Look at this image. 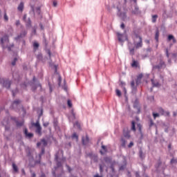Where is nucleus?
<instances>
[{
	"mask_svg": "<svg viewBox=\"0 0 177 177\" xmlns=\"http://www.w3.org/2000/svg\"><path fill=\"white\" fill-rule=\"evenodd\" d=\"M35 12H36L37 15H41V7L36 8Z\"/></svg>",
	"mask_w": 177,
	"mask_h": 177,
	"instance_id": "ea45409f",
	"label": "nucleus"
},
{
	"mask_svg": "<svg viewBox=\"0 0 177 177\" xmlns=\"http://www.w3.org/2000/svg\"><path fill=\"white\" fill-rule=\"evenodd\" d=\"M4 20L5 21H9V17H8V15L6 14V10L4 11Z\"/></svg>",
	"mask_w": 177,
	"mask_h": 177,
	"instance_id": "58836bf2",
	"label": "nucleus"
},
{
	"mask_svg": "<svg viewBox=\"0 0 177 177\" xmlns=\"http://www.w3.org/2000/svg\"><path fill=\"white\" fill-rule=\"evenodd\" d=\"M167 67V64H165V62L162 59H160V62L158 65H155L153 66V68L157 69V70H161V68H165Z\"/></svg>",
	"mask_w": 177,
	"mask_h": 177,
	"instance_id": "39448f33",
	"label": "nucleus"
},
{
	"mask_svg": "<svg viewBox=\"0 0 177 177\" xmlns=\"http://www.w3.org/2000/svg\"><path fill=\"white\" fill-rule=\"evenodd\" d=\"M74 125H76L77 127H78L80 128V122H78L77 121L75 122Z\"/></svg>",
	"mask_w": 177,
	"mask_h": 177,
	"instance_id": "0e129e2a",
	"label": "nucleus"
},
{
	"mask_svg": "<svg viewBox=\"0 0 177 177\" xmlns=\"http://www.w3.org/2000/svg\"><path fill=\"white\" fill-rule=\"evenodd\" d=\"M131 13L133 15H135L136 16L142 14V11H140V10L139 9V6H138V4H135L134 9L131 10Z\"/></svg>",
	"mask_w": 177,
	"mask_h": 177,
	"instance_id": "1a4fd4ad",
	"label": "nucleus"
},
{
	"mask_svg": "<svg viewBox=\"0 0 177 177\" xmlns=\"http://www.w3.org/2000/svg\"><path fill=\"white\" fill-rule=\"evenodd\" d=\"M72 138L73 139H76V140H78V135H77V133H74L73 135H72Z\"/></svg>",
	"mask_w": 177,
	"mask_h": 177,
	"instance_id": "c03bdc74",
	"label": "nucleus"
},
{
	"mask_svg": "<svg viewBox=\"0 0 177 177\" xmlns=\"http://www.w3.org/2000/svg\"><path fill=\"white\" fill-rule=\"evenodd\" d=\"M159 37H160V32L158 31V30H156L155 33V39L157 43H158Z\"/></svg>",
	"mask_w": 177,
	"mask_h": 177,
	"instance_id": "c85d7f7f",
	"label": "nucleus"
},
{
	"mask_svg": "<svg viewBox=\"0 0 177 177\" xmlns=\"http://www.w3.org/2000/svg\"><path fill=\"white\" fill-rule=\"evenodd\" d=\"M172 57H174L175 59H176V57H177V53H173L172 54Z\"/></svg>",
	"mask_w": 177,
	"mask_h": 177,
	"instance_id": "338daca9",
	"label": "nucleus"
},
{
	"mask_svg": "<svg viewBox=\"0 0 177 177\" xmlns=\"http://www.w3.org/2000/svg\"><path fill=\"white\" fill-rule=\"evenodd\" d=\"M11 85H12V81L9 80H5L3 79V86H4V88H7V89H10Z\"/></svg>",
	"mask_w": 177,
	"mask_h": 177,
	"instance_id": "9d476101",
	"label": "nucleus"
},
{
	"mask_svg": "<svg viewBox=\"0 0 177 177\" xmlns=\"http://www.w3.org/2000/svg\"><path fill=\"white\" fill-rule=\"evenodd\" d=\"M131 66L132 67H138V62L133 61Z\"/></svg>",
	"mask_w": 177,
	"mask_h": 177,
	"instance_id": "8fccbe9b",
	"label": "nucleus"
},
{
	"mask_svg": "<svg viewBox=\"0 0 177 177\" xmlns=\"http://www.w3.org/2000/svg\"><path fill=\"white\" fill-rule=\"evenodd\" d=\"M32 127H35L36 128H39L41 127V124H39V122H37L36 123L32 122Z\"/></svg>",
	"mask_w": 177,
	"mask_h": 177,
	"instance_id": "f704fd0d",
	"label": "nucleus"
},
{
	"mask_svg": "<svg viewBox=\"0 0 177 177\" xmlns=\"http://www.w3.org/2000/svg\"><path fill=\"white\" fill-rule=\"evenodd\" d=\"M142 78H143V74L140 73L138 75L137 78L136 79V84L135 80H131V92L132 93H136L138 92V86L142 82Z\"/></svg>",
	"mask_w": 177,
	"mask_h": 177,
	"instance_id": "f257e3e1",
	"label": "nucleus"
},
{
	"mask_svg": "<svg viewBox=\"0 0 177 177\" xmlns=\"http://www.w3.org/2000/svg\"><path fill=\"white\" fill-rule=\"evenodd\" d=\"M43 154H45V148L44 147L41 148V153H39V160H36L35 161V164H41V158Z\"/></svg>",
	"mask_w": 177,
	"mask_h": 177,
	"instance_id": "f8f14e48",
	"label": "nucleus"
},
{
	"mask_svg": "<svg viewBox=\"0 0 177 177\" xmlns=\"http://www.w3.org/2000/svg\"><path fill=\"white\" fill-rule=\"evenodd\" d=\"M158 18V15H152V23H156V21H157Z\"/></svg>",
	"mask_w": 177,
	"mask_h": 177,
	"instance_id": "473e14b6",
	"label": "nucleus"
},
{
	"mask_svg": "<svg viewBox=\"0 0 177 177\" xmlns=\"http://www.w3.org/2000/svg\"><path fill=\"white\" fill-rule=\"evenodd\" d=\"M52 174L53 177H62V174H56V171H53Z\"/></svg>",
	"mask_w": 177,
	"mask_h": 177,
	"instance_id": "4c0bfd02",
	"label": "nucleus"
},
{
	"mask_svg": "<svg viewBox=\"0 0 177 177\" xmlns=\"http://www.w3.org/2000/svg\"><path fill=\"white\" fill-rule=\"evenodd\" d=\"M47 53H48L49 57H50V56H52V53H50V49L47 50Z\"/></svg>",
	"mask_w": 177,
	"mask_h": 177,
	"instance_id": "bf43d9fd",
	"label": "nucleus"
},
{
	"mask_svg": "<svg viewBox=\"0 0 177 177\" xmlns=\"http://www.w3.org/2000/svg\"><path fill=\"white\" fill-rule=\"evenodd\" d=\"M135 175H136V177H140V174H139L138 171H136Z\"/></svg>",
	"mask_w": 177,
	"mask_h": 177,
	"instance_id": "69168bd1",
	"label": "nucleus"
},
{
	"mask_svg": "<svg viewBox=\"0 0 177 177\" xmlns=\"http://www.w3.org/2000/svg\"><path fill=\"white\" fill-rule=\"evenodd\" d=\"M26 35H27V30H24L23 31L21 32V33L19 35H17V37H16L15 38V41H19V39H20V38H24V37H26Z\"/></svg>",
	"mask_w": 177,
	"mask_h": 177,
	"instance_id": "ddd939ff",
	"label": "nucleus"
},
{
	"mask_svg": "<svg viewBox=\"0 0 177 177\" xmlns=\"http://www.w3.org/2000/svg\"><path fill=\"white\" fill-rule=\"evenodd\" d=\"M39 48V44H38L37 42H34L33 43L34 52H37V50H38Z\"/></svg>",
	"mask_w": 177,
	"mask_h": 177,
	"instance_id": "cd10ccee",
	"label": "nucleus"
},
{
	"mask_svg": "<svg viewBox=\"0 0 177 177\" xmlns=\"http://www.w3.org/2000/svg\"><path fill=\"white\" fill-rule=\"evenodd\" d=\"M177 163V158H172L170 161V164H176Z\"/></svg>",
	"mask_w": 177,
	"mask_h": 177,
	"instance_id": "a18cd8bd",
	"label": "nucleus"
},
{
	"mask_svg": "<svg viewBox=\"0 0 177 177\" xmlns=\"http://www.w3.org/2000/svg\"><path fill=\"white\" fill-rule=\"evenodd\" d=\"M2 125L5 127L6 131H9L10 129V127H9V118H5L1 122Z\"/></svg>",
	"mask_w": 177,
	"mask_h": 177,
	"instance_id": "0eeeda50",
	"label": "nucleus"
},
{
	"mask_svg": "<svg viewBox=\"0 0 177 177\" xmlns=\"http://www.w3.org/2000/svg\"><path fill=\"white\" fill-rule=\"evenodd\" d=\"M136 122H135V121L131 122V131H133L134 132H136Z\"/></svg>",
	"mask_w": 177,
	"mask_h": 177,
	"instance_id": "7c9ffc66",
	"label": "nucleus"
},
{
	"mask_svg": "<svg viewBox=\"0 0 177 177\" xmlns=\"http://www.w3.org/2000/svg\"><path fill=\"white\" fill-rule=\"evenodd\" d=\"M153 116L154 120H156V117H160V113H153Z\"/></svg>",
	"mask_w": 177,
	"mask_h": 177,
	"instance_id": "603ef678",
	"label": "nucleus"
},
{
	"mask_svg": "<svg viewBox=\"0 0 177 177\" xmlns=\"http://www.w3.org/2000/svg\"><path fill=\"white\" fill-rule=\"evenodd\" d=\"M20 103H21V100H14L10 106V109L11 110H15V111H17V110H19V106H20Z\"/></svg>",
	"mask_w": 177,
	"mask_h": 177,
	"instance_id": "7ed1b4c3",
	"label": "nucleus"
},
{
	"mask_svg": "<svg viewBox=\"0 0 177 177\" xmlns=\"http://www.w3.org/2000/svg\"><path fill=\"white\" fill-rule=\"evenodd\" d=\"M58 124H59V122H57V120H54L53 126H54L55 128H56L57 127Z\"/></svg>",
	"mask_w": 177,
	"mask_h": 177,
	"instance_id": "09e8293b",
	"label": "nucleus"
},
{
	"mask_svg": "<svg viewBox=\"0 0 177 177\" xmlns=\"http://www.w3.org/2000/svg\"><path fill=\"white\" fill-rule=\"evenodd\" d=\"M17 10L19 12H21V13H22L23 10H24V3L23 1H21L18 7H17Z\"/></svg>",
	"mask_w": 177,
	"mask_h": 177,
	"instance_id": "412c9836",
	"label": "nucleus"
},
{
	"mask_svg": "<svg viewBox=\"0 0 177 177\" xmlns=\"http://www.w3.org/2000/svg\"><path fill=\"white\" fill-rule=\"evenodd\" d=\"M104 160L105 161V162H111V158H110V157H105L104 158Z\"/></svg>",
	"mask_w": 177,
	"mask_h": 177,
	"instance_id": "79ce46f5",
	"label": "nucleus"
},
{
	"mask_svg": "<svg viewBox=\"0 0 177 177\" xmlns=\"http://www.w3.org/2000/svg\"><path fill=\"white\" fill-rule=\"evenodd\" d=\"M82 142L84 146H86V145H88V143H89V137H88V136H86V138L82 137Z\"/></svg>",
	"mask_w": 177,
	"mask_h": 177,
	"instance_id": "aec40b11",
	"label": "nucleus"
},
{
	"mask_svg": "<svg viewBox=\"0 0 177 177\" xmlns=\"http://www.w3.org/2000/svg\"><path fill=\"white\" fill-rule=\"evenodd\" d=\"M158 111L159 113V114H160L161 115H165L166 117H169V111H165L164 110V109L159 107L158 109Z\"/></svg>",
	"mask_w": 177,
	"mask_h": 177,
	"instance_id": "4468645a",
	"label": "nucleus"
},
{
	"mask_svg": "<svg viewBox=\"0 0 177 177\" xmlns=\"http://www.w3.org/2000/svg\"><path fill=\"white\" fill-rule=\"evenodd\" d=\"M35 133H37V135H39V136H42V127H41V126L36 128Z\"/></svg>",
	"mask_w": 177,
	"mask_h": 177,
	"instance_id": "b1692460",
	"label": "nucleus"
},
{
	"mask_svg": "<svg viewBox=\"0 0 177 177\" xmlns=\"http://www.w3.org/2000/svg\"><path fill=\"white\" fill-rule=\"evenodd\" d=\"M31 86L33 92L37 91V88H38V86L40 88V89H42V85L39 83L38 84H32Z\"/></svg>",
	"mask_w": 177,
	"mask_h": 177,
	"instance_id": "4be33fe9",
	"label": "nucleus"
},
{
	"mask_svg": "<svg viewBox=\"0 0 177 177\" xmlns=\"http://www.w3.org/2000/svg\"><path fill=\"white\" fill-rule=\"evenodd\" d=\"M171 40L173 44H176V39H175V37H174V35H169L167 37V41H169Z\"/></svg>",
	"mask_w": 177,
	"mask_h": 177,
	"instance_id": "5701e85b",
	"label": "nucleus"
},
{
	"mask_svg": "<svg viewBox=\"0 0 177 177\" xmlns=\"http://www.w3.org/2000/svg\"><path fill=\"white\" fill-rule=\"evenodd\" d=\"M120 28H122V30H125V24H124V22L121 24Z\"/></svg>",
	"mask_w": 177,
	"mask_h": 177,
	"instance_id": "6e6d98bb",
	"label": "nucleus"
},
{
	"mask_svg": "<svg viewBox=\"0 0 177 177\" xmlns=\"http://www.w3.org/2000/svg\"><path fill=\"white\" fill-rule=\"evenodd\" d=\"M153 125H154V122H153V119H150L149 120V128H151V127Z\"/></svg>",
	"mask_w": 177,
	"mask_h": 177,
	"instance_id": "49530a36",
	"label": "nucleus"
},
{
	"mask_svg": "<svg viewBox=\"0 0 177 177\" xmlns=\"http://www.w3.org/2000/svg\"><path fill=\"white\" fill-rule=\"evenodd\" d=\"M165 53H166L167 57L169 58V53L168 51V48L165 49Z\"/></svg>",
	"mask_w": 177,
	"mask_h": 177,
	"instance_id": "5fc2aeb1",
	"label": "nucleus"
},
{
	"mask_svg": "<svg viewBox=\"0 0 177 177\" xmlns=\"http://www.w3.org/2000/svg\"><path fill=\"white\" fill-rule=\"evenodd\" d=\"M67 103H68V107L70 108L73 107V103L71 102V100H68Z\"/></svg>",
	"mask_w": 177,
	"mask_h": 177,
	"instance_id": "de8ad7c7",
	"label": "nucleus"
},
{
	"mask_svg": "<svg viewBox=\"0 0 177 177\" xmlns=\"http://www.w3.org/2000/svg\"><path fill=\"white\" fill-rule=\"evenodd\" d=\"M117 9L118 10V15L119 17H122L123 20H125L127 19V12H121V9L118 7H117Z\"/></svg>",
	"mask_w": 177,
	"mask_h": 177,
	"instance_id": "2eb2a0df",
	"label": "nucleus"
},
{
	"mask_svg": "<svg viewBox=\"0 0 177 177\" xmlns=\"http://www.w3.org/2000/svg\"><path fill=\"white\" fill-rule=\"evenodd\" d=\"M1 44L2 45V47L3 49H5L6 47H5V44H9V37L8 35H5L1 39Z\"/></svg>",
	"mask_w": 177,
	"mask_h": 177,
	"instance_id": "423d86ee",
	"label": "nucleus"
},
{
	"mask_svg": "<svg viewBox=\"0 0 177 177\" xmlns=\"http://www.w3.org/2000/svg\"><path fill=\"white\" fill-rule=\"evenodd\" d=\"M93 177H103V176H100L99 174H97L94 175Z\"/></svg>",
	"mask_w": 177,
	"mask_h": 177,
	"instance_id": "774afa93",
	"label": "nucleus"
},
{
	"mask_svg": "<svg viewBox=\"0 0 177 177\" xmlns=\"http://www.w3.org/2000/svg\"><path fill=\"white\" fill-rule=\"evenodd\" d=\"M124 138H127V139H129L131 138V134L129 133V131H126L124 133Z\"/></svg>",
	"mask_w": 177,
	"mask_h": 177,
	"instance_id": "72a5a7b5",
	"label": "nucleus"
},
{
	"mask_svg": "<svg viewBox=\"0 0 177 177\" xmlns=\"http://www.w3.org/2000/svg\"><path fill=\"white\" fill-rule=\"evenodd\" d=\"M12 174H19V167H17L16 163L12 162Z\"/></svg>",
	"mask_w": 177,
	"mask_h": 177,
	"instance_id": "a211bd4d",
	"label": "nucleus"
},
{
	"mask_svg": "<svg viewBox=\"0 0 177 177\" xmlns=\"http://www.w3.org/2000/svg\"><path fill=\"white\" fill-rule=\"evenodd\" d=\"M128 46L130 55H135V47H133L132 43H129Z\"/></svg>",
	"mask_w": 177,
	"mask_h": 177,
	"instance_id": "dca6fc26",
	"label": "nucleus"
},
{
	"mask_svg": "<svg viewBox=\"0 0 177 177\" xmlns=\"http://www.w3.org/2000/svg\"><path fill=\"white\" fill-rule=\"evenodd\" d=\"M117 35L119 42H124V40L122 39L124 38V35L118 33Z\"/></svg>",
	"mask_w": 177,
	"mask_h": 177,
	"instance_id": "bb28decb",
	"label": "nucleus"
},
{
	"mask_svg": "<svg viewBox=\"0 0 177 177\" xmlns=\"http://www.w3.org/2000/svg\"><path fill=\"white\" fill-rule=\"evenodd\" d=\"M11 92L12 93V97H15L19 92V88H16L15 90H11Z\"/></svg>",
	"mask_w": 177,
	"mask_h": 177,
	"instance_id": "c756f323",
	"label": "nucleus"
},
{
	"mask_svg": "<svg viewBox=\"0 0 177 177\" xmlns=\"http://www.w3.org/2000/svg\"><path fill=\"white\" fill-rule=\"evenodd\" d=\"M15 26H20V20H17L16 21Z\"/></svg>",
	"mask_w": 177,
	"mask_h": 177,
	"instance_id": "052dcab7",
	"label": "nucleus"
},
{
	"mask_svg": "<svg viewBox=\"0 0 177 177\" xmlns=\"http://www.w3.org/2000/svg\"><path fill=\"white\" fill-rule=\"evenodd\" d=\"M102 149L104 151H100V154H102V156H103V154H104V153H107V147H106L105 145H102Z\"/></svg>",
	"mask_w": 177,
	"mask_h": 177,
	"instance_id": "a878e982",
	"label": "nucleus"
},
{
	"mask_svg": "<svg viewBox=\"0 0 177 177\" xmlns=\"http://www.w3.org/2000/svg\"><path fill=\"white\" fill-rule=\"evenodd\" d=\"M132 146H133V142H131L129 145H128V147L131 148L132 147Z\"/></svg>",
	"mask_w": 177,
	"mask_h": 177,
	"instance_id": "e2e57ef3",
	"label": "nucleus"
},
{
	"mask_svg": "<svg viewBox=\"0 0 177 177\" xmlns=\"http://www.w3.org/2000/svg\"><path fill=\"white\" fill-rule=\"evenodd\" d=\"M135 37L138 39V42L133 41V45L136 49H139L142 48V46H143V41L142 39V37H140V35H139L138 34H136Z\"/></svg>",
	"mask_w": 177,
	"mask_h": 177,
	"instance_id": "f03ea898",
	"label": "nucleus"
},
{
	"mask_svg": "<svg viewBox=\"0 0 177 177\" xmlns=\"http://www.w3.org/2000/svg\"><path fill=\"white\" fill-rule=\"evenodd\" d=\"M125 169V167L124 165H122L119 167V171H124Z\"/></svg>",
	"mask_w": 177,
	"mask_h": 177,
	"instance_id": "13d9d810",
	"label": "nucleus"
},
{
	"mask_svg": "<svg viewBox=\"0 0 177 177\" xmlns=\"http://www.w3.org/2000/svg\"><path fill=\"white\" fill-rule=\"evenodd\" d=\"M41 142L43 143L44 146H48V142L46 140H45V138L41 139Z\"/></svg>",
	"mask_w": 177,
	"mask_h": 177,
	"instance_id": "a19ab883",
	"label": "nucleus"
},
{
	"mask_svg": "<svg viewBox=\"0 0 177 177\" xmlns=\"http://www.w3.org/2000/svg\"><path fill=\"white\" fill-rule=\"evenodd\" d=\"M24 134L26 138H28L29 139H31V138L34 137V133H28V129H27V128L24 129Z\"/></svg>",
	"mask_w": 177,
	"mask_h": 177,
	"instance_id": "f3484780",
	"label": "nucleus"
},
{
	"mask_svg": "<svg viewBox=\"0 0 177 177\" xmlns=\"http://www.w3.org/2000/svg\"><path fill=\"white\" fill-rule=\"evenodd\" d=\"M139 157L142 160H143V158H145V156L143 155V151H142V150L139 151Z\"/></svg>",
	"mask_w": 177,
	"mask_h": 177,
	"instance_id": "e433bc0d",
	"label": "nucleus"
},
{
	"mask_svg": "<svg viewBox=\"0 0 177 177\" xmlns=\"http://www.w3.org/2000/svg\"><path fill=\"white\" fill-rule=\"evenodd\" d=\"M23 21L26 24V28H31V19L30 18L27 19V14L24 15Z\"/></svg>",
	"mask_w": 177,
	"mask_h": 177,
	"instance_id": "20e7f679",
	"label": "nucleus"
},
{
	"mask_svg": "<svg viewBox=\"0 0 177 177\" xmlns=\"http://www.w3.org/2000/svg\"><path fill=\"white\" fill-rule=\"evenodd\" d=\"M43 126L46 128V127L49 126V122H46L43 123Z\"/></svg>",
	"mask_w": 177,
	"mask_h": 177,
	"instance_id": "4d7b16f0",
	"label": "nucleus"
},
{
	"mask_svg": "<svg viewBox=\"0 0 177 177\" xmlns=\"http://www.w3.org/2000/svg\"><path fill=\"white\" fill-rule=\"evenodd\" d=\"M100 174H102V172H103V167L102 166V165H100Z\"/></svg>",
	"mask_w": 177,
	"mask_h": 177,
	"instance_id": "680f3d73",
	"label": "nucleus"
},
{
	"mask_svg": "<svg viewBox=\"0 0 177 177\" xmlns=\"http://www.w3.org/2000/svg\"><path fill=\"white\" fill-rule=\"evenodd\" d=\"M151 84L153 85V87L156 86V87L158 88V87L160 86V83L158 82H157V81H155L153 79L151 80Z\"/></svg>",
	"mask_w": 177,
	"mask_h": 177,
	"instance_id": "393cba45",
	"label": "nucleus"
},
{
	"mask_svg": "<svg viewBox=\"0 0 177 177\" xmlns=\"http://www.w3.org/2000/svg\"><path fill=\"white\" fill-rule=\"evenodd\" d=\"M121 142L122 147H125V145H127V140H125L124 138H121Z\"/></svg>",
	"mask_w": 177,
	"mask_h": 177,
	"instance_id": "37998d69",
	"label": "nucleus"
},
{
	"mask_svg": "<svg viewBox=\"0 0 177 177\" xmlns=\"http://www.w3.org/2000/svg\"><path fill=\"white\" fill-rule=\"evenodd\" d=\"M56 162V167H55V169H57V168H60L62 167V162L59 161V153H55V158Z\"/></svg>",
	"mask_w": 177,
	"mask_h": 177,
	"instance_id": "9b49d317",
	"label": "nucleus"
},
{
	"mask_svg": "<svg viewBox=\"0 0 177 177\" xmlns=\"http://www.w3.org/2000/svg\"><path fill=\"white\" fill-rule=\"evenodd\" d=\"M16 62H17V58H15L12 62V66H16Z\"/></svg>",
	"mask_w": 177,
	"mask_h": 177,
	"instance_id": "864d4df0",
	"label": "nucleus"
},
{
	"mask_svg": "<svg viewBox=\"0 0 177 177\" xmlns=\"http://www.w3.org/2000/svg\"><path fill=\"white\" fill-rule=\"evenodd\" d=\"M26 156L28 158H31V160H34V156H32V152L31 151V149L28 148L26 149Z\"/></svg>",
	"mask_w": 177,
	"mask_h": 177,
	"instance_id": "6ab92c4d",
	"label": "nucleus"
},
{
	"mask_svg": "<svg viewBox=\"0 0 177 177\" xmlns=\"http://www.w3.org/2000/svg\"><path fill=\"white\" fill-rule=\"evenodd\" d=\"M11 120L15 121L17 127H23L24 125V120L19 122V119L16 117H11Z\"/></svg>",
	"mask_w": 177,
	"mask_h": 177,
	"instance_id": "6e6552de",
	"label": "nucleus"
},
{
	"mask_svg": "<svg viewBox=\"0 0 177 177\" xmlns=\"http://www.w3.org/2000/svg\"><path fill=\"white\" fill-rule=\"evenodd\" d=\"M120 86H122V88H124V92H127V88H125V85H126L125 82H120Z\"/></svg>",
	"mask_w": 177,
	"mask_h": 177,
	"instance_id": "c9c22d12",
	"label": "nucleus"
},
{
	"mask_svg": "<svg viewBox=\"0 0 177 177\" xmlns=\"http://www.w3.org/2000/svg\"><path fill=\"white\" fill-rule=\"evenodd\" d=\"M161 164H162V162H161V159H159L158 161V163L155 165V168L156 169H158V168H160V166L161 165Z\"/></svg>",
	"mask_w": 177,
	"mask_h": 177,
	"instance_id": "2f4dec72",
	"label": "nucleus"
},
{
	"mask_svg": "<svg viewBox=\"0 0 177 177\" xmlns=\"http://www.w3.org/2000/svg\"><path fill=\"white\" fill-rule=\"evenodd\" d=\"M116 95L120 97L121 96V91L116 89Z\"/></svg>",
	"mask_w": 177,
	"mask_h": 177,
	"instance_id": "3c124183",
	"label": "nucleus"
}]
</instances>
